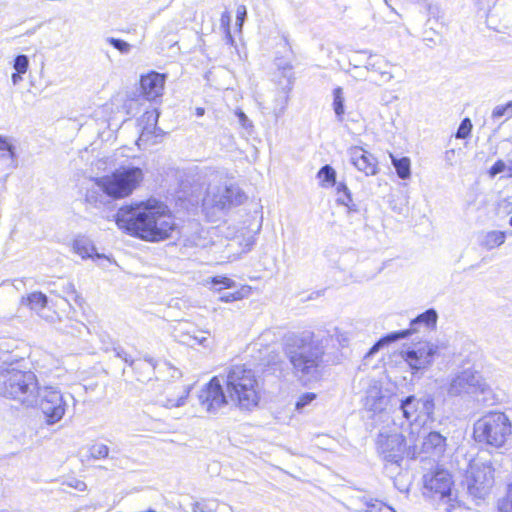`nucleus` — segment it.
Listing matches in <instances>:
<instances>
[{
    "label": "nucleus",
    "mask_w": 512,
    "mask_h": 512,
    "mask_svg": "<svg viewBox=\"0 0 512 512\" xmlns=\"http://www.w3.org/2000/svg\"><path fill=\"white\" fill-rule=\"evenodd\" d=\"M115 222L119 229L150 242L165 240L176 229L168 206L156 199L121 207L115 215Z\"/></svg>",
    "instance_id": "obj_1"
},
{
    "label": "nucleus",
    "mask_w": 512,
    "mask_h": 512,
    "mask_svg": "<svg viewBox=\"0 0 512 512\" xmlns=\"http://www.w3.org/2000/svg\"><path fill=\"white\" fill-rule=\"evenodd\" d=\"M408 441L411 457H415L420 453L440 455L446 446V439L440 433H427L423 428L422 430L409 431Z\"/></svg>",
    "instance_id": "obj_13"
},
{
    "label": "nucleus",
    "mask_w": 512,
    "mask_h": 512,
    "mask_svg": "<svg viewBox=\"0 0 512 512\" xmlns=\"http://www.w3.org/2000/svg\"><path fill=\"white\" fill-rule=\"evenodd\" d=\"M388 399L382 394L381 390L374 387L367 391L364 406L367 410L373 412H382L385 410Z\"/></svg>",
    "instance_id": "obj_23"
},
{
    "label": "nucleus",
    "mask_w": 512,
    "mask_h": 512,
    "mask_svg": "<svg viewBox=\"0 0 512 512\" xmlns=\"http://www.w3.org/2000/svg\"><path fill=\"white\" fill-rule=\"evenodd\" d=\"M211 283L214 285H222L224 288H232L235 286V281L222 276H216L211 279Z\"/></svg>",
    "instance_id": "obj_45"
},
{
    "label": "nucleus",
    "mask_w": 512,
    "mask_h": 512,
    "mask_svg": "<svg viewBox=\"0 0 512 512\" xmlns=\"http://www.w3.org/2000/svg\"><path fill=\"white\" fill-rule=\"evenodd\" d=\"M22 73H19V72H15L12 74L11 76V80H12V83L14 85H17L20 81H22V76H21Z\"/></svg>",
    "instance_id": "obj_53"
},
{
    "label": "nucleus",
    "mask_w": 512,
    "mask_h": 512,
    "mask_svg": "<svg viewBox=\"0 0 512 512\" xmlns=\"http://www.w3.org/2000/svg\"><path fill=\"white\" fill-rule=\"evenodd\" d=\"M70 402L75 399L70 393H62L58 387L43 386L37 391V403L50 425L59 422L65 415Z\"/></svg>",
    "instance_id": "obj_8"
},
{
    "label": "nucleus",
    "mask_w": 512,
    "mask_h": 512,
    "mask_svg": "<svg viewBox=\"0 0 512 512\" xmlns=\"http://www.w3.org/2000/svg\"><path fill=\"white\" fill-rule=\"evenodd\" d=\"M403 423L398 425L394 420L392 426L383 427L377 437L376 446L378 453L383 459L392 464H399L403 459L405 451L409 453L408 435H404Z\"/></svg>",
    "instance_id": "obj_7"
},
{
    "label": "nucleus",
    "mask_w": 512,
    "mask_h": 512,
    "mask_svg": "<svg viewBox=\"0 0 512 512\" xmlns=\"http://www.w3.org/2000/svg\"><path fill=\"white\" fill-rule=\"evenodd\" d=\"M163 368H164L165 370H171V371H172L171 376H172L173 378H174V377H180V375H181L180 371H179L178 369H176V368L172 367L169 363H166V362H165V363L163 364Z\"/></svg>",
    "instance_id": "obj_52"
},
{
    "label": "nucleus",
    "mask_w": 512,
    "mask_h": 512,
    "mask_svg": "<svg viewBox=\"0 0 512 512\" xmlns=\"http://www.w3.org/2000/svg\"><path fill=\"white\" fill-rule=\"evenodd\" d=\"M481 381L482 378L478 372L464 370L451 380L448 394L458 396L464 393H473L478 389L483 390Z\"/></svg>",
    "instance_id": "obj_17"
},
{
    "label": "nucleus",
    "mask_w": 512,
    "mask_h": 512,
    "mask_svg": "<svg viewBox=\"0 0 512 512\" xmlns=\"http://www.w3.org/2000/svg\"><path fill=\"white\" fill-rule=\"evenodd\" d=\"M439 347L431 342L422 341L413 344L401 352L402 358L413 373L428 369L438 354Z\"/></svg>",
    "instance_id": "obj_14"
},
{
    "label": "nucleus",
    "mask_w": 512,
    "mask_h": 512,
    "mask_svg": "<svg viewBox=\"0 0 512 512\" xmlns=\"http://www.w3.org/2000/svg\"><path fill=\"white\" fill-rule=\"evenodd\" d=\"M242 298H243L242 293L240 291H236V292H226V293L221 294V296L219 297V300L221 302L229 303V302H234V301L240 300Z\"/></svg>",
    "instance_id": "obj_46"
},
{
    "label": "nucleus",
    "mask_w": 512,
    "mask_h": 512,
    "mask_svg": "<svg viewBox=\"0 0 512 512\" xmlns=\"http://www.w3.org/2000/svg\"><path fill=\"white\" fill-rule=\"evenodd\" d=\"M506 239L505 232L502 231H489L481 237L480 245L487 249L492 250L496 247L501 246Z\"/></svg>",
    "instance_id": "obj_27"
},
{
    "label": "nucleus",
    "mask_w": 512,
    "mask_h": 512,
    "mask_svg": "<svg viewBox=\"0 0 512 512\" xmlns=\"http://www.w3.org/2000/svg\"><path fill=\"white\" fill-rule=\"evenodd\" d=\"M245 195L241 190L233 185H209L206 195L203 199L204 209H215L223 211L232 206L241 204Z\"/></svg>",
    "instance_id": "obj_11"
},
{
    "label": "nucleus",
    "mask_w": 512,
    "mask_h": 512,
    "mask_svg": "<svg viewBox=\"0 0 512 512\" xmlns=\"http://www.w3.org/2000/svg\"><path fill=\"white\" fill-rule=\"evenodd\" d=\"M134 364V373L139 382L145 383L152 379L158 367L157 362L152 358L145 356L143 359H137Z\"/></svg>",
    "instance_id": "obj_21"
},
{
    "label": "nucleus",
    "mask_w": 512,
    "mask_h": 512,
    "mask_svg": "<svg viewBox=\"0 0 512 512\" xmlns=\"http://www.w3.org/2000/svg\"><path fill=\"white\" fill-rule=\"evenodd\" d=\"M390 156H391L392 164H393L394 168L396 169L398 177L403 180L408 179L411 176L410 159L408 157H402V158L398 159V158L394 157L392 154Z\"/></svg>",
    "instance_id": "obj_29"
},
{
    "label": "nucleus",
    "mask_w": 512,
    "mask_h": 512,
    "mask_svg": "<svg viewBox=\"0 0 512 512\" xmlns=\"http://www.w3.org/2000/svg\"><path fill=\"white\" fill-rule=\"evenodd\" d=\"M284 354L293 368L294 375L303 382L321 377L324 349L313 340V333H291L284 338Z\"/></svg>",
    "instance_id": "obj_2"
},
{
    "label": "nucleus",
    "mask_w": 512,
    "mask_h": 512,
    "mask_svg": "<svg viewBox=\"0 0 512 512\" xmlns=\"http://www.w3.org/2000/svg\"><path fill=\"white\" fill-rule=\"evenodd\" d=\"M40 386L36 375L31 371L15 368L0 370V395L20 401L26 406L37 403V391Z\"/></svg>",
    "instance_id": "obj_4"
},
{
    "label": "nucleus",
    "mask_w": 512,
    "mask_h": 512,
    "mask_svg": "<svg viewBox=\"0 0 512 512\" xmlns=\"http://www.w3.org/2000/svg\"><path fill=\"white\" fill-rule=\"evenodd\" d=\"M73 251L78 254L82 259L92 258L94 255L97 258H100L101 256L96 253V249L92 243V241L85 237V236H79L77 237L72 244Z\"/></svg>",
    "instance_id": "obj_24"
},
{
    "label": "nucleus",
    "mask_w": 512,
    "mask_h": 512,
    "mask_svg": "<svg viewBox=\"0 0 512 512\" xmlns=\"http://www.w3.org/2000/svg\"><path fill=\"white\" fill-rule=\"evenodd\" d=\"M235 115L238 117L239 123L243 128L249 129L252 127V122L242 110L237 109Z\"/></svg>",
    "instance_id": "obj_48"
},
{
    "label": "nucleus",
    "mask_w": 512,
    "mask_h": 512,
    "mask_svg": "<svg viewBox=\"0 0 512 512\" xmlns=\"http://www.w3.org/2000/svg\"><path fill=\"white\" fill-rule=\"evenodd\" d=\"M453 156H454V150L453 149L446 151L445 157H446V160L450 162V164H452L451 160H452Z\"/></svg>",
    "instance_id": "obj_57"
},
{
    "label": "nucleus",
    "mask_w": 512,
    "mask_h": 512,
    "mask_svg": "<svg viewBox=\"0 0 512 512\" xmlns=\"http://www.w3.org/2000/svg\"><path fill=\"white\" fill-rule=\"evenodd\" d=\"M512 117V101H509L505 105H498L492 111V118L499 119L501 117Z\"/></svg>",
    "instance_id": "obj_38"
},
{
    "label": "nucleus",
    "mask_w": 512,
    "mask_h": 512,
    "mask_svg": "<svg viewBox=\"0 0 512 512\" xmlns=\"http://www.w3.org/2000/svg\"><path fill=\"white\" fill-rule=\"evenodd\" d=\"M64 293L67 297L71 298L75 303H78L79 296L76 293L75 286L71 282H67L64 287Z\"/></svg>",
    "instance_id": "obj_47"
},
{
    "label": "nucleus",
    "mask_w": 512,
    "mask_h": 512,
    "mask_svg": "<svg viewBox=\"0 0 512 512\" xmlns=\"http://www.w3.org/2000/svg\"><path fill=\"white\" fill-rule=\"evenodd\" d=\"M466 481L469 494L475 498L483 499L493 485V469L487 464L471 465Z\"/></svg>",
    "instance_id": "obj_15"
},
{
    "label": "nucleus",
    "mask_w": 512,
    "mask_h": 512,
    "mask_svg": "<svg viewBox=\"0 0 512 512\" xmlns=\"http://www.w3.org/2000/svg\"><path fill=\"white\" fill-rule=\"evenodd\" d=\"M500 512H512V484L508 487L507 496L499 502Z\"/></svg>",
    "instance_id": "obj_42"
},
{
    "label": "nucleus",
    "mask_w": 512,
    "mask_h": 512,
    "mask_svg": "<svg viewBox=\"0 0 512 512\" xmlns=\"http://www.w3.org/2000/svg\"><path fill=\"white\" fill-rule=\"evenodd\" d=\"M366 512H396L389 505L379 501L370 500L366 502Z\"/></svg>",
    "instance_id": "obj_37"
},
{
    "label": "nucleus",
    "mask_w": 512,
    "mask_h": 512,
    "mask_svg": "<svg viewBox=\"0 0 512 512\" xmlns=\"http://www.w3.org/2000/svg\"><path fill=\"white\" fill-rule=\"evenodd\" d=\"M165 84V76L158 72L152 71L141 77L140 85L148 100H155L162 95Z\"/></svg>",
    "instance_id": "obj_20"
},
{
    "label": "nucleus",
    "mask_w": 512,
    "mask_h": 512,
    "mask_svg": "<svg viewBox=\"0 0 512 512\" xmlns=\"http://www.w3.org/2000/svg\"><path fill=\"white\" fill-rule=\"evenodd\" d=\"M196 114H197L198 116H202V115L204 114V109H203V108H197V109H196Z\"/></svg>",
    "instance_id": "obj_60"
},
{
    "label": "nucleus",
    "mask_w": 512,
    "mask_h": 512,
    "mask_svg": "<svg viewBox=\"0 0 512 512\" xmlns=\"http://www.w3.org/2000/svg\"><path fill=\"white\" fill-rule=\"evenodd\" d=\"M192 512H214L207 504L202 502H194L191 505Z\"/></svg>",
    "instance_id": "obj_49"
},
{
    "label": "nucleus",
    "mask_w": 512,
    "mask_h": 512,
    "mask_svg": "<svg viewBox=\"0 0 512 512\" xmlns=\"http://www.w3.org/2000/svg\"><path fill=\"white\" fill-rule=\"evenodd\" d=\"M144 119H146V123L148 125L142 129V132L138 138L137 144L139 146L142 144L147 145L150 143L152 134L156 129L158 114H155L154 112H148L144 115L142 121H144Z\"/></svg>",
    "instance_id": "obj_26"
},
{
    "label": "nucleus",
    "mask_w": 512,
    "mask_h": 512,
    "mask_svg": "<svg viewBox=\"0 0 512 512\" xmlns=\"http://www.w3.org/2000/svg\"><path fill=\"white\" fill-rule=\"evenodd\" d=\"M317 395L313 392H306L302 394L295 404L297 411H302L307 405L312 403L316 399Z\"/></svg>",
    "instance_id": "obj_39"
},
{
    "label": "nucleus",
    "mask_w": 512,
    "mask_h": 512,
    "mask_svg": "<svg viewBox=\"0 0 512 512\" xmlns=\"http://www.w3.org/2000/svg\"><path fill=\"white\" fill-rule=\"evenodd\" d=\"M452 483L451 475L445 470L426 473L423 476L422 494L425 498L433 501L437 509L441 504L454 506Z\"/></svg>",
    "instance_id": "obj_10"
},
{
    "label": "nucleus",
    "mask_w": 512,
    "mask_h": 512,
    "mask_svg": "<svg viewBox=\"0 0 512 512\" xmlns=\"http://www.w3.org/2000/svg\"><path fill=\"white\" fill-rule=\"evenodd\" d=\"M109 195L106 194L104 189L96 184L91 188L87 189L85 194V202L87 205L100 209L111 203Z\"/></svg>",
    "instance_id": "obj_22"
},
{
    "label": "nucleus",
    "mask_w": 512,
    "mask_h": 512,
    "mask_svg": "<svg viewBox=\"0 0 512 512\" xmlns=\"http://www.w3.org/2000/svg\"><path fill=\"white\" fill-rule=\"evenodd\" d=\"M434 407V400L431 396L417 398L410 395L401 400L398 412L409 422L406 429L416 431L422 430L428 421H432Z\"/></svg>",
    "instance_id": "obj_9"
},
{
    "label": "nucleus",
    "mask_w": 512,
    "mask_h": 512,
    "mask_svg": "<svg viewBox=\"0 0 512 512\" xmlns=\"http://www.w3.org/2000/svg\"><path fill=\"white\" fill-rule=\"evenodd\" d=\"M511 432V422L502 412L489 413L474 424L475 440L494 447H502Z\"/></svg>",
    "instance_id": "obj_6"
},
{
    "label": "nucleus",
    "mask_w": 512,
    "mask_h": 512,
    "mask_svg": "<svg viewBox=\"0 0 512 512\" xmlns=\"http://www.w3.org/2000/svg\"><path fill=\"white\" fill-rule=\"evenodd\" d=\"M116 356L124 360L125 354H127L123 349H115Z\"/></svg>",
    "instance_id": "obj_58"
},
{
    "label": "nucleus",
    "mask_w": 512,
    "mask_h": 512,
    "mask_svg": "<svg viewBox=\"0 0 512 512\" xmlns=\"http://www.w3.org/2000/svg\"><path fill=\"white\" fill-rule=\"evenodd\" d=\"M437 312L434 309H428L422 314L418 315L415 319L410 322V328L402 331H396L387 334L386 336L380 338L369 350L367 355H373L378 352L379 349L385 345L396 342L400 339H404L410 336L413 333L419 331L421 326H424L426 329H433L436 327L437 323Z\"/></svg>",
    "instance_id": "obj_12"
},
{
    "label": "nucleus",
    "mask_w": 512,
    "mask_h": 512,
    "mask_svg": "<svg viewBox=\"0 0 512 512\" xmlns=\"http://www.w3.org/2000/svg\"><path fill=\"white\" fill-rule=\"evenodd\" d=\"M367 53L368 58L365 64L366 72H372L376 74L378 76L380 84L389 83L394 78V75L391 70L392 67H394V65L390 63L387 59H385L383 56L374 54L372 52Z\"/></svg>",
    "instance_id": "obj_19"
},
{
    "label": "nucleus",
    "mask_w": 512,
    "mask_h": 512,
    "mask_svg": "<svg viewBox=\"0 0 512 512\" xmlns=\"http://www.w3.org/2000/svg\"><path fill=\"white\" fill-rule=\"evenodd\" d=\"M225 39H226V42H227L228 44L233 45V43H234V39H233V37H232V35H231V32H230L229 26H227V28H226V35H225Z\"/></svg>",
    "instance_id": "obj_55"
},
{
    "label": "nucleus",
    "mask_w": 512,
    "mask_h": 512,
    "mask_svg": "<svg viewBox=\"0 0 512 512\" xmlns=\"http://www.w3.org/2000/svg\"><path fill=\"white\" fill-rule=\"evenodd\" d=\"M344 102H345V97H344L343 89L341 87H336L333 90V109H334L337 120L340 122L343 120V116L345 113Z\"/></svg>",
    "instance_id": "obj_31"
},
{
    "label": "nucleus",
    "mask_w": 512,
    "mask_h": 512,
    "mask_svg": "<svg viewBox=\"0 0 512 512\" xmlns=\"http://www.w3.org/2000/svg\"><path fill=\"white\" fill-rule=\"evenodd\" d=\"M14 147L4 138L0 137V158L9 162V166H15Z\"/></svg>",
    "instance_id": "obj_33"
},
{
    "label": "nucleus",
    "mask_w": 512,
    "mask_h": 512,
    "mask_svg": "<svg viewBox=\"0 0 512 512\" xmlns=\"http://www.w3.org/2000/svg\"><path fill=\"white\" fill-rule=\"evenodd\" d=\"M347 152L352 165L366 176H374L379 172L377 158L362 147L353 146Z\"/></svg>",
    "instance_id": "obj_18"
},
{
    "label": "nucleus",
    "mask_w": 512,
    "mask_h": 512,
    "mask_svg": "<svg viewBox=\"0 0 512 512\" xmlns=\"http://www.w3.org/2000/svg\"><path fill=\"white\" fill-rule=\"evenodd\" d=\"M337 194L339 195L337 198V202L341 205L347 206L350 208V203H352V196L349 188L343 182H340L336 186Z\"/></svg>",
    "instance_id": "obj_34"
},
{
    "label": "nucleus",
    "mask_w": 512,
    "mask_h": 512,
    "mask_svg": "<svg viewBox=\"0 0 512 512\" xmlns=\"http://www.w3.org/2000/svg\"><path fill=\"white\" fill-rule=\"evenodd\" d=\"M198 400L201 408L209 414L218 413L221 408L228 404L227 396L218 376H214L202 387L198 394Z\"/></svg>",
    "instance_id": "obj_16"
},
{
    "label": "nucleus",
    "mask_w": 512,
    "mask_h": 512,
    "mask_svg": "<svg viewBox=\"0 0 512 512\" xmlns=\"http://www.w3.org/2000/svg\"><path fill=\"white\" fill-rule=\"evenodd\" d=\"M507 172L508 173V161L505 162L503 160H498L494 163V165L490 168L491 176H495L499 173Z\"/></svg>",
    "instance_id": "obj_44"
},
{
    "label": "nucleus",
    "mask_w": 512,
    "mask_h": 512,
    "mask_svg": "<svg viewBox=\"0 0 512 512\" xmlns=\"http://www.w3.org/2000/svg\"><path fill=\"white\" fill-rule=\"evenodd\" d=\"M144 172L134 165H122L110 174L98 177L99 184L112 200L124 199L130 196L142 183Z\"/></svg>",
    "instance_id": "obj_5"
},
{
    "label": "nucleus",
    "mask_w": 512,
    "mask_h": 512,
    "mask_svg": "<svg viewBox=\"0 0 512 512\" xmlns=\"http://www.w3.org/2000/svg\"><path fill=\"white\" fill-rule=\"evenodd\" d=\"M181 333V335H177V337L180 338V341L187 344V345H200L204 348H208L210 346V341L207 336H204L205 332L200 331H188L184 330L183 328L177 329ZM208 334V332H206Z\"/></svg>",
    "instance_id": "obj_25"
},
{
    "label": "nucleus",
    "mask_w": 512,
    "mask_h": 512,
    "mask_svg": "<svg viewBox=\"0 0 512 512\" xmlns=\"http://www.w3.org/2000/svg\"><path fill=\"white\" fill-rule=\"evenodd\" d=\"M89 457L98 460V459H104L108 457L109 455V447L103 443H94L92 444L89 449Z\"/></svg>",
    "instance_id": "obj_35"
},
{
    "label": "nucleus",
    "mask_w": 512,
    "mask_h": 512,
    "mask_svg": "<svg viewBox=\"0 0 512 512\" xmlns=\"http://www.w3.org/2000/svg\"><path fill=\"white\" fill-rule=\"evenodd\" d=\"M509 223L512 226V217L510 218Z\"/></svg>",
    "instance_id": "obj_61"
},
{
    "label": "nucleus",
    "mask_w": 512,
    "mask_h": 512,
    "mask_svg": "<svg viewBox=\"0 0 512 512\" xmlns=\"http://www.w3.org/2000/svg\"><path fill=\"white\" fill-rule=\"evenodd\" d=\"M174 388L179 390L178 395L173 397L169 391L167 392L168 396L164 403V406L167 408L183 406L190 392V388L186 385H177Z\"/></svg>",
    "instance_id": "obj_28"
},
{
    "label": "nucleus",
    "mask_w": 512,
    "mask_h": 512,
    "mask_svg": "<svg viewBox=\"0 0 512 512\" xmlns=\"http://www.w3.org/2000/svg\"><path fill=\"white\" fill-rule=\"evenodd\" d=\"M329 334L330 337L335 338L342 347L346 346L350 339L346 332L341 331L337 327H334L332 331H329Z\"/></svg>",
    "instance_id": "obj_41"
},
{
    "label": "nucleus",
    "mask_w": 512,
    "mask_h": 512,
    "mask_svg": "<svg viewBox=\"0 0 512 512\" xmlns=\"http://www.w3.org/2000/svg\"><path fill=\"white\" fill-rule=\"evenodd\" d=\"M508 176L512 177V159H508Z\"/></svg>",
    "instance_id": "obj_59"
},
{
    "label": "nucleus",
    "mask_w": 512,
    "mask_h": 512,
    "mask_svg": "<svg viewBox=\"0 0 512 512\" xmlns=\"http://www.w3.org/2000/svg\"><path fill=\"white\" fill-rule=\"evenodd\" d=\"M105 41L118 50L122 55H127L131 52L132 45L122 39L107 37Z\"/></svg>",
    "instance_id": "obj_36"
},
{
    "label": "nucleus",
    "mask_w": 512,
    "mask_h": 512,
    "mask_svg": "<svg viewBox=\"0 0 512 512\" xmlns=\"http://www.w3.org/2000/svg\"><path fill=\"white\" fill-rule=\"evenodd\" d=\"M29 66V59L26 55L21 54L16 56L13 63V68L19 73H26Z\"/></svg>",
    "instance_id": "obj_40"
},
{
    "label": "nucleus",
    "mask_w": 512,
    "mask_h": 512,
    "mask_svg": "<svg viewBox=\"0 0 512 512\" xmlns=\"http://www.w3.org/2000/svg\"><path fill=\"white\" fill-rule=\"evenodd\" d=\"M454 505H456V500L454 499ZM455 506H449L448 504H441L438 512H450Z\"/></svg>",
    "instance_id": "obj_54"
},
{
    "label": "nucleus",
    "mask_w": 512,
    "mask_h": 512,
    "mask_svg": "<svg viewBox=\"0 0 512 512\" xmlns=\"http://www.w3.org/2000/svg\"><path fill=\"white\" fill-rule=\"evenodd\" d=\"M322 187H332L336 184V171L330 165H324L317 174Z\"/></svg>",
    "instance_id": "obj_32"
},
{
    "label": "nucleus",
    "mask_w": 512,
    "mask_h": 512,
    "mask_svg": "<svg viewBox=\"0 0 512 512\" xmlns=\"http://www.w3.org/2000/svg\"><path fill=\"white\" fill-rule=\"evenodd\" d=\"M353 70L355 71V77H361L363 79H366L368 72H366L365 67L361 69V67L354 65Z\"/></svg>",
    "instance_id": "obj_51"
},
{
    "label": "nucleus",
    "mask_w": 512,
    "mask_h": 512,
    "mask_svg": "<svg viewBox=\"0 0 512 512\" xmlns=\"http://www.w3.org/2000/svg\"><path fill=\"white\" fill-rule=\"evenodd\" d=\"M245 16H246V7L244 5L238 6L237 11H236V18H237L236 22L239 27H241L243 25Z\"/></svg>",
    "instance_id": "obj_50"
},
{
    "label": "nucleus",
    "mask_w": 512,
    "mask_h": 512,
    "mask_svg": "<svg viewBox=\"0 0 512 512\" xmlns=\"http://www.w3.org/2000/svg\"><path fill=\"white\" fill-rule=\"evenodd\" d=\"M22 302L29 305L32 310L39 311L46 307L48 299L47 296L41 292H33L26 298H23Z\"/></svg>",
    "instance_id": "obj_30"
},
{
    "label": "nucleus",
    "mask_w": 512,
    "mask_h": 512,
    "mask_svg": "<svg viewBox=\"0 0 512 512\" xmlns=\"http://www.w3.org/2000/svg\"><path fill=\"white\" fill-rule=\"evenodd\" d=\"M471 129H472V124H471L470 119L465 118L461 122V124H460V126H459V128L457 130L456 137L459 138V139L466 138L470 134Z\"/></svg>",
    "instance_id": "obj_43"
},
{
    "label": "nucleus",
    "mask_w": 512,
    "mask_h": 512,
    "mask_svg": "<svg viewBox=\"0 0 512 512\" xmlns=\"http://www.w3.org/2000/svg\"><path fill=\"white\" fill-rule=\"evenodd\" d=\"M123 361L125 363H127L132 369H134V364H132V363L137 362V360L132 359L131 356L128 355V354H125V357H124Z\"/></svg>",
    "instance_id": "obj_56"
},
{
    "label": "nucleus",
    "mask_w": 512,
    "mask_h": 512,
    "mask_svg": "<svg viewBox=\"0 0 512 512\" xmlns=\"http://www.w3.org/2000/svg\"><path fill=\"white\" fill-rule=\"evenodd\" d=\"M228 396L242 410H252L260 401V386L255 372L247 365H234L225 378Z\"/></svg>",
    "instance_id": "obj_3"
}]
</instances>
